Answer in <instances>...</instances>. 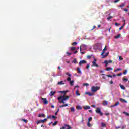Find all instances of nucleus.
<instances>
[{
    "mask_svg": "<svg viewBox=\"0 0 129 129\" xmlns=\"http://www.w3.org/2000/svg\"><path fill=\"white\" fill-rule=\"evenodd\" d=\"M120 36H121L120 34H118L115 36V39H119V38H120Z\"/></svg>",
    "mask_w": 129,
    "mask_h": 129,
    "instance_id": "5701e85b",
    "label": "nucleus"
},
{
    "mask_svg": "<svg viewBox=\"0 0 129 129\" xmlns=\"http://www.w3.org/2000/svg\"><path fill=\"white\" fill-rule=\"evenodd\" d=\"M66 106H68V104H64V105H61V106H60L59 107H60V108H62V107H66Z\"/></svg>",
    "mask_w": 129,
    "mask_h": 129,
    "instance_id": "4be33fe9",
    "label": "nucleus"
},
{
    "mask_svg": "<svg viewBox=\"0 0 129 129\" xmlns=\"http://www.w3.org/2000/svg\"><path fill=\"white\" fill-rule=\"evenodd\" d=\"M119 100L123 103H127V101L125 100L124 99L120 98Z\"/></svg>",
    "mask_w": 129,
    "mask_h": 129,
    "instance_id": "0eeeda50",
    "label": "nucleus"
},
{
    "mask_svg": "<svg viewBox=\"0 0 129 129\" xmlns=\"http://www.w3.org/2000/svg\"><path fill=\"white\" fill-rule=\"evenodd\" d=\"M60 129H66V127L63 126L62 127L60 128Z\"/></svg>",
    "mask_w": 129,
    "mask_h": 129,
    "instance_id": "338daca9",
    "label": "nucleus"
},
{
    "mask_svg": "<svg viewBox=\"0 0 129 129\" xmlns=\"http://www.w3.org/2000/svg\"><path fill=\"white\" fill-rule=\"evenodd\" d=\"M59 111H60V109H58V110L55 113V115H57L58 114V112H59Z\"/></svg>",
    "mask_w": 129,
    "mask_h": 129,
    "instance_id": "09e8293b",
    "label": "nucleus"
},
{
    "mask_svg": "<svg viewBox=\"0 0 129 129\" xmlns=\"http://www.w3.org/2000/svg\"><path fill=\"white\" fill-rule=\"evenodd\" d=\"M102 75L103 76V79H106V78L105 77V74H102Z\"/></svg>",
    "mask_w": 129,
    "mask_h": 129,
    "instance_id": "a19ab883",
    "label": "nucleus"
},
{
    "mask_svg": "<svg viewBox=\"0 0 129 129\" xmlns=\"http://www.w3.org/2000/svg\"><path fill=\"white\" fill-rule=\"evenodd\" d=\"M71 51H74L75 50H76V48L74 47H70Z\"/></svg>",
    "mask_w": 129,
    "mask_h": 129,
    "instance_id": "cd10ccee",
    "label": "nucleus"
},
{
    "mask_svg": "<svg viewBox=\"0 0 129 129\" xmlns=\"http://www.w3.org/2000/svg\"><path fill=\"white\" fill-rule=\"evenodd\" d=\"M108 64H109V63H112V60H109V61H108Z\"/></svg>",
    "mask_w": 129,
    "mask_h": 129,
    "instance_id": "4d7b16f0",
    "label": "nucleus"
},
{
    "mask_svg": "<svg viewBox=\"0 0 129 129\" xmlns=\"http://www.w3.org/2000/svg\"><path fill=\"white\" fill-rule=\"evenodd\" d=\"M117 71H120V70H121V69L118 68V69H117Z\"/></svg>",
    "mask_w": 129,
    "mask_h": 129,
    "instance_id": "69168bd1",
    "label": "nucleus"
},
{
    "mask_svg": "<svg viewBox=\"0 0 129 129\" xmlns=\"http://www.w3.org/2000/svg\"><path fill=\"white\" fill-rule=\"evenodd\" d=\"M120 0H114V3H118Z\"/></svg>",
    "mask_w": 129,
    "mask_h": 129,
    "instance_id": "6e6d98bb",
    "label": "nucleus"
},
{
    "mask_svg": "<svg viewBox=\"0 0 129 129\" xmlns=\"http://www.w3.org/2000/svg\"><path fill=\"white\" fill-rule=\"evenodd\" d=\"M119 86H120V88H121V89H123V90H125V87H124V86H123V85H122L121 84H119Z\"/></svg>",
    "mask_w": 129,
    "mask_h": 129,
    "instance_id": "6e6552de",
    "label": "nucleus"
},
{
    "mask_svg": "<svg viewBox=\"0 0 129 129\" xmlns=\"http://www.w3.org/2000/svg\"><path fill=\"white\" fill-rule=\"evenodd\" d=\"M100 89V87H98V86H93L91 87V91L92 92H96V91H97V90H99Z\"/></svg>",
    "mask_w": 129,
    "mask_h": 129,
    "instance_id": "f03ea898",
    "label": "nucleus"
},
{
    "mask_svg": "<svg viewBox=\"0 0 129 129\" xmlns=\"http://www.w3.org/2000/svg\"><path fill=\"white\" fill-rule=\"evenodd\" d=\"M66 75H68L69 77H71V74H70L69 73H66Z\"/></svg>",
    "mask_w": 129,
    "mask_h": 129,
    "instance_id": "79ce46f5",
    "label": "nucleus"
},
{
    "mask_svg": "<svg viewBox=\"0 0 129 129\" xmlns=\"http://www.w3.org/2000/svg\"><path fill=\"white\" fill-rule=\"evenodd\" d=\"M41 99H42L43 104L46 105V104H49V101L47 100V98H40Z\"/></svg>",
    "mask_w": 129,
    "mask_h": 129,
    "instance_id": "39448f33",
    "label": "nucleus"
},
{
    "mask_svg": "<svg viewBox=\"0 0 129 129\" xmlns=\"http://www.w3.org/2000/svg\"><path fill=\"white\" fill-rule=\"evenodd\" d=\"M22 121H24V122H25V123H27L28 122V120H26L25 119H23Z\"/></svg>",
    "mask_w": 129,
    "mask_h": 129,
    "instance_id": "ea45409f",
    "label": "nucleus"
},
{
    "mask_svg": "<svg viewBox=\"0 0 129 129\" xmlns=\"http://www.w3.org/2000/svg\"><path fill=\"white\" fill-rule=\"evenodd\" d=\"M77 53H78V51H75L74 52V54H77Z\"/></svg>",
    "mask_w": 129,
    "mask_h": 129,
    "instance_id": "e2e57ef3",
    "label": "nucleus"
},
{
    "mask_svg": "<svg viewBox=\"0 0 129 129\" xmlns=\"http://www.w3.org/2000/svg\"><path fill=\"white\" fill-rule=\"evenodd\" d=\"M41 121V123H44V122H45V121H44V120H40Z\"/></svg>",
    "mask_w": 129,
    "mask_h": 129,
    "instance_id": "0e129e2a",
    "label": "nucleus"
},
{
    "mask_svg": "<svg viewBox=\"0 0 129 129\" xmlns=\"http://www.w3.org/2000/svg\"><path fill=\"white\" fill-rule=\"evenodd\" d=\"M74 82V81H73V80L70 81V84L71 86H73Z\"/></svg>",
    "mask_w": 129,
    "mask_h": 129,
    "instance_id": "a878e982",
    "label": "nucleus"
},
{
    "mask_svg": "<svg viewBox=\"0 0 129 129\" xmlns=\"http://www.w3.org/2000/svg\"><path fill=\"white\" fill-rule=\"evenodd\" d=\"M57 84H58V85H64V84H65V83L63 82V81H60V82H58L57 83Z\"/></svg>",
    "mask_w": 129,
    "mask_h": 129,
    "instance_id": "a211bd4d",
    "label": "nucleus"
},
{
    "mask_svg": "<svg viewBox=\"0 0 129 129\" xmlns=\"http://www.w3.org/2000/svg\"><path fill=\"white\" fill-rule=\"evenodd\" d=\"M86 63L87 62L85 60H81L79 63V65H80V66H81L82 64H86Z\"/></svg>",
    "mask_w": 129,
    "mask_h": 129,
    "instance_id": "423d86ee",
    "label": "nucleus"
},
{
    "mask_svg": "<svg viewBox=\"0 0 129 129\" xmlns=\"http://www.w3.org/2000/svg\"><path fill=\"white\" fill-rule=\"evenodd\" d=\"M95 111H96V113H98L101 116H102L103 115V113H102V112H101V110L100 109V108H99V107L97 108Z\"/></svg>",
    "mask_w": 129,
    "mask_h": 129,
    "instance_id": "20e7f679",
    "label": "nucleus"
},
{
    "mask_svg": "<svg viewBox=\"0 0 129 129\" xmlns=\"http://www.w3.org/2000/svg\"><path fill=\"white\" fill-rule=\"evenodd\" d=\"M108 104V103L106 101H104L103 102V105H107Z\"/></svg>",
    "mask_w": 129,
    "mask_h": 129,
    "instance_id": "393cba45",
    "label": "nucleus"
},
{
    "mask_svg": "<svg viewBox=\"0 0 129 129\" xmlns=\"http://www.w3.org/2000/svg\"><path fill=\"white\" fill-rule=\"evenodd\" d=\"M106 70L107 71H109L110 70H113V69L112 68H111V67H108L106 69Z\"/></svg>",
    "mask_w": 129,
    "mask_h": 129,
    "instance_id": "b1692460",
    "label": "nucleus"
},
{
    "mask_svg": "<svg viewBox=\"0 0 129 129\" xmlns=\"http://www.w3.org/2000/svg\"><path fill=\"white\" fill-rule=\"evenodd\" d=\"M76 95L77 96H79V95H80V94L78 93V90L76 91Z\"/></svg>",
    "mask_w": 129,
    "mask_h": 129,
    "instance_id": "7c9ffc66",
    "label": "nucleus"
},
{
    "mask_svg": "<svg viewBox=\"0 0 129 129\" xmlns=\"http://www.w3.org/2000/svg\"><path fill=\"white\" fill-rule=\"evenodd\" d=\"M76 109H78V110H80L82 109V107H81L79 105H78L76 106Z\"/></svg>",
    "mask_w": 129,
    "mask_h": 129,
    "instance_id": "f3484780",
    "label": "nucleus"
},
{
    "mask_svg": "<svg viewBox=\"0 0 129 129\" xmlns=\"http://www.w3.org/2000/svg\"><path fill=\"white\" fill-rule=\"evenodd\" d=\"M119 105V102H117L114 105H112V107H114L115 106H117V105Z\"/></svg>",
    "mask_w": 129,
    "mask_h": 129,
    "instance_id": "aec40b11",
    "label": "nucleus"
},
{
    "mask_svg": "<svg viewBox=\"0 0 129 129\" xmlns=\"http://www.w3.org/2000/svg\"><path fill=\"white\" fill-rule=\"evenodd\" d=\"M108 55H109V52H107L105 55H102V58H105V57H107V56H108Z\"/></svg>",
    "mask_w": 129,
    "mask_h": 129,
    "instance_id": "dca6fc26",
    "label": "nucleus"
},
{
    "mask_svg": "<svg viewBox=\"0 0 129 129\" xmlns=\"http://www.w3.org/2000/svg\"><path fill=\"white\" fill-rule=\"evenodd\" d=\"M72 63H74V64H76V63H77V61L76 60V59H74Z\"/></svg>",
    "mask_w": 129,
    "mask_h": 129,
    "instance_id": "72a5a7b5",
    "label": "nucleus"
},
{
    "mask_svg": "<svg viewBox=\"0 0 129 129\" xmlns=\"http://www.w3.org/2000/svg\"><path fill=\"white\" fill-rule=\"evenodd\" d=\"M61 93H64V96H61L59 97L57 99L58 100H61V101H59V103H63V104H65V102L66 100H68L69 99V96H66V91H60Z\"/></svg>",
    "mask_w": 129,
    "mask_h": 129,
    "instance_id": "f257e3e1",
    "label": "nucleus"
},
{
    "mask_svg": "<svg viewBox=\"0 0 129 129\" xmlns=\"http://www.w3.org/2000/svg\"><path fill=\"white\" fill-rule=\"evenodd\" d=\"M87 126L88 127H91V126H92V125L90 124V122L89 121L87 122Z\"/></svg>",
    "mask_w": 129,
    "mask_h": 129,
    "instance_id": "412c9836",
    "label": "nucleus"
},
{
    "mask_svg": "<svg viewBox=\"0 0 129 129\" xmlns=\"http://www.w3.org/2000/svg\"><path fill=\"white\" fill-rule=\"evenodd\" d=\"M91 120H92V117H90L88 118V121H89V122H90Z\"/></svg>",
    "mask_w": 129,
    "mask_h": 129,
    "instance_id": "58836bf2",
    "label": "nucleus"
},
{
    "mask_svg": "<svg viewBox=\"0 0 129 129\" xmlns=\"http://www.w3.org/2000/svg\"><path fill=\"white\" fill-rule=\"evenodd\" d=\"M86 94H88V95H89V96H93V94L91 92H86Z\"/></svg>",
    "mask_w": 129,
    "mask_h": 129,
    "instance_id": "6ab92c4d",
    "label": "nucleus"
},
{
    "mask_svg": "<svg viewBox=\"0 0 129 129\" xmlns=\"http://www.w3.org/2000/svg\"><path fill=\"white\" fill-rule=\"evenodd\" d=\"M77 71L78 73H79V74H81V70H80V68H77Z\"/></svg>",
    "mask_w": 129,
    "mask_h": 129,
    "instance_id": "ddd939ff",
    "label": "nucleus"
},
{
    "mask_svg": "<svg viewBox=\"0 0 129 129\" xmlns=\"http://www.w3.org/2000/svg\"><path fill=\"white\" fill-rule=\"evenodd\" d=\"M55 93H56V91H51L50 93V96H53V95H55Z\"/></svg>",
    "mask_w": 129,
    "mask_h": 129,
    "instance_id": "4468645a",
    "label": "nucleus"
},
{
    "mask_svg": "<svg viewBox=\"0 0 129 129\" xmlns=\"http://www.w3.org/2000/svg\"><path fill=\"white\" fill-rule=\"evenodd\" d=\"M91 56H92V55H88V56H87V58H88V59H90L91 58Z\"/></svg>",
    "mask_w": 129,
    "mask_h": 129,
    "instance_id": "8fccbe9b",
    "label": "nucleus"
},
{
    "mask_svg": "<svg viewBox=\"0 0 129 129\" xmlns=\"http://www.w3.org/2000/svg\"><path fill=\"white\" fill-rule=\"evenodd\" d=\"M95 28H96V26L95 25H94L93 27V28L91 30V31H92V30H94V29H95Z\"/></svg>",
    "mask_w": 129,
    "mask_h": 129,
    "instance_id": "603ef678",
    "label": "nucleus"
},
{
    "mask_svg": "<svg viewBox=\"0 0 129 129\" xmlns=\"http://www.w3.org/2000/svg\"><path fill=\"white\" fill-rule=\"evenodd\" d=\"M106 76H107L108 77H110L111 78H112V76H111V75H107Z\"/></svg>",
    "mask_w": 129,
    "mask_h": 129,
    "instance_id": "864d4df0",
    "label": "nucleus"
},
{
    "mask_svg": "<svg viewBox=\"0 0 129 129\" xmlns=\"http://www.w3.org/2000/svg\"><path fill=\"white\" fill-rule=\"evenodd\" d=\"M83 85H84L85 86H89V84H88V83H84Z\"/></svg>",
    "mask_w": 129,
    "mask_h": 129,
    "instance_id": "37998d69",
    "label": "nucleus"
},
{
    "mask_svg": "<svg viewBox=\"0 0 129 129\" xmlns=\"http://www.w3.org/2000/svg\"><path fill=\"white\" fill-rule=\"evenodd\" d=\"M123 114H125L126 116H129V113L126 112H123Z\"/></svg>",
    "mask_w": 129,
    "mask_h": 129,
    "instance_id": "473e14b6",
    "label": "nucleus"
},
{
    "mask_svg": "<svg viewBox=\"0 0 129 129\" xmlns=\"http://www.w3.org/2000/svg\"><path fill=\"white\" fill-rule=\"evenodd\" d=\"M123 28V26H122L119 28V30H121Z\"/></svg>",
    "mask_w": 129,
    "mask_h": 129,
    "instance_id": "680f3d73",
    "label": "nucleus"
},
{
    "mask_svg": "<svg viewBox=\"0 0 129 129\" xmlns=\"http://www.w3.org/2000/svg\"><path fill=\"white\" fill-rule=\"evenodd\" d=\"M52 118H54L55 119H56V118H57V117H56L55 116H52Z\"/></svg>",
    "mask_w": 129,
    "mask_h": 129,
    "instance_id": "bf43d9fd",
    "label": "nucleus"
},
{
    "mask_svg": "<svg viewBox=\"0 0 129 129\" xmlns=\"http://www.w3.org/2000/svg\"><path fill=\"white\" fill-rule=\"evenodd\" d=\"M110 19H112V16H109V17L107 18V20H109Z\"/></svg>",
    "mask_w": 129,
    "mask_h": 129,
    "instance_id": "3c124183",
    "label": "nucleus"
},
{
    "mask_svg": "<svg viewBox=\"0 0 129 129\" xmlns=\"http://www.w3.org/2000/svg\"><path fill=\"white\" fill-rule=\"evenodd\" d=\"M106 50H107V48H106V46L105 47L104 49L103 50L101 55H103L104 53H105V51H106Z\"/></svg>",
    "mask_w": 129,
    "mask_h": 129,
    "instance_id": "9d476101",
    "label": "nucleus"
},
{
    "mask_svg": "<svg viewBox=\"0 0 129 129\" xmlns=\"http://www.w3.org/2000/svg\"><path fill=\"white\" fill-rule=\"evenodd\" d=\"M125 6V3H122L121 5H120L119 7L120 8H122L123 7H124Z\"/></svg>",
    "mask_w": 129,
    "mask_h": 129,
    "instance_id": "c85d7f7f",
    "label": "nucleus"
},
{
    "mask_svg": "<svg viewBox=\"0 0 129 129\" xmlns=\"http://www.w3.org/2000/svg\"><path fill=\"white\" fill-rule=\"evenodd\" d=\"M97 62V59L94 57V61L92 62V65L91 66L92 67H99V65L96 63Z\"/></svg>",
    "mask_w": 129,
    "mask_h": 129,
    "instance_id": "7ed1b4c3",
    "label": "nucleus"
},
{
    "mask_svg": "<svg viewBox=\"0 0 129 129\" xmlns=\"http://www.w3.org/2000/svg\"><path fill=\"white\" fill-rule=\"evenodd\" d=\"M101 124V127H106V124L105 123L102 122Z\"/></svg>",
    "mask_w": 129,
    "mask_h": 129,
    "instance_id": "2eb2a0df",
    "label": "nucleus"
},
{
    "mask_svg": "<svg viewBox=\"0 0 129 129\" xmlns=\"http://www.w3.org/2000/svg\"><path fill=\"white\" fill-rule=\"evenodd\" d=\"M123 81H128V79L123 77Z\"/></svg>",
    "mask_w": 129,
    "mask_h": 129,
    "instance_id": "c9c22d12",
    "label": "nucleus"
},
{
    "mask_svg": "<svg viewBox=\"0 0 129 129\" xmlns=\"http://www.w3.org/2000/svg\"><path fill=\"white\" fill-rule=\"evenodd\" d=\"M84 109H85V110H86L87 109H90V107L89 106H84Z\"/></svg>",
    "mask_w": 129,
    "mask_h": 129,
    "instance_id": "f8f14e48",
    "label": "nucleus"
},
{
    "mask_svg": "<svg viewBox=\"0 0 129 129\" xmlns=\"http://www.w3.org/2000/svg\"><path fill=\"white\" fill-rule=\"evenodd\" d=\"M64 126H66V127H67V129H71V127H70V126H69V125L65 124Z\"/></svg>",
    "mask_w": 129,
    "mask_h": 129,
    "instance_id": "bb28decb",
    "label": "nucleus"
},
{
    "mask_svg": "<svg viewBox=\"0 0 129 129\" xmlns=\"http://www.w3.org/2000/svg\"><path fill=\"white\" fill-rule=\"evenodd\" d=\"M72 46H75V45H77V42H74L72 44Z\"/></svg>",
    "mask_w": 129,
    "mask_h": 129,
    "instance_id": "4c0bfd02",
    "label": "nucleus"
},
{
    "mask_svg": "<svg viewBox=\"0 0 129 129\" xmlns=\"http://www.w3.org/2000/svg\"><path fill=\"white\" fill-rule=\"evenodd\" d=\"M126 73H127V70H125L124 72L123 73V74H124V75H125V74H126Z\"/></svg>",
    "mask_w": 129,
    "mask_h": 129,
    "instance_id": "c03bdc74",
    "label": "nucleus"
},
{
    "mask_svg": "<svg viewBox=\"0 0 129 129\" xmlns=\"http://www.w3.org/2000/svg\"><path fill=\"white\" fill-rule=\"evenodd\" d=\"M110 84H113V81H110Z\"/></svg>",
    "mask_w": 129,
    "mask_h": 129,
    "instance_id": "052dcab7",
    "label": "nucleus"
},
{
    "mask_svg": "<svg viewBox=\"0 0 129 129\" xmlns=\"http://www.w3.org/2000/svg\"><path fill=\"white\" fill-rule=\"evenodd\" d=\"M89 67H90V66L89 64H87L86 68V69H87V70H88V69H89Z\"/></svg>",
    "mask_w": 129,
    "mask_h": 129,
    "instance_id": "f704fd0d",
    "label": "nucleus"
},
{
    "mask_svg": "<svg viewBox=\"0 0 129 129\" xmlns=\"http://www.w3.org/2000/svg\"><path fill=\"white\" fill-rule=\"evenodd\" d=\"M57 124H58V121H55L53 124L52 125L53 126H55V125H57Z\"/></svg>",
    "mask_w": 129,
    "mask_h": 129,
    "instance_id": "c756f323",
    "label": "nucleus"
},
{
    "mask_svg": "<svg viewBox=\"0 0 129 129\" xmlns=\"http://www.w3.org/2000/svg\"><path fill=\"white\" fill-rule=\"evenodd\" d=\"M67 80L68 81H71V78L69 77L67 79Z\"/></svg>",
    "mask_w": 129,
    "mask_h": 129,
    "instance_id": "de8ad7c7",
    "label": "nucleus"
},
{
    "mask_svg": "<svg viewBox=\"0 0 129 129\" xmlns=\"http://www.w3.org/2000/svg\"><path fill=\"white\" fill-rule=\"evenodd\" d=\"M122 75V73H120L117 74V76H121Z\"/></svg>",
    "mask_w": 129,
    "mask_h": 129,
    "instance_id": "49530a36",
    "label": "nucleus"
},
{
    "mask_svg": "<svg viewBox=\"0 0 129 129\" xmlns=\"http://www.w3.org/2000/svg\"><path fill=\"white\" fill-rule=\"evenodd\" d=\"M47 118L51 119V116H48L47 117Z\"/></svg>",
    "mask_w": 129,
    "mask_h": 129,
    "instance_id": "774afa93",
    "label": "nucleus"
},
{
    "mask_svg": "<svg viewBox=\"0 0 129 129\" xmlns=\"http://www.w3.org/2000/svg\"><path fill=\"white\" fill-rule=\"evenodd\" d=\"M38 117H43V118H45L46 117V115L44 114H39L38 115Z\"/></svg>",
    "mask_w": 129,
    "mask_h": 129,
    "instance_id": "1a4fd4ad",
    "label": "nucleus"
},
{
    "mask_svg": "<svg viewBox=\"0 0 129 129\" xmlns=\"http://www.w3.org/2000/svg\"><path fill=\"white\" fill-rule=\"evenodd\" d=\"M119 59L120 61H122V60H123V58H122V57L119 56Z\"/></svg>",
    "mask_w": 129,
    "mask_h": 129,
    "instance_id": "a18cd8bd",
    "label": "nucleus"
},
{
    "mask_svg": "<svg viewBox=\"0 0 129 129\" xmlns=\"http://www.w3.org/2000/svg\"><path fill=\"white\" fill-rule=\"evenodd\" d=\"M40 123H42V122L41 121V120H38L36 122V124H40Z\"/></svg>",
    "mask_w": 129,
    "mask_h": 129,
    "instance_id": "2f4dec72",
    "label": "nucleus"
},
{
    "mask_svg": "<svg viewBox=\"0 0 129 129\" xmlns=\"http://www.w3.org/2000/svg\"><path fill=\"white\" fill-rule=\"evenodd\" d=\"M67 54L68 55V56H70V55H71V53H69L67 52Z\"/></svg>",
    "mask_w": 129,
    "mask_h": 129,
    "instance_id": "13d9d810",
    "label": "nucleus"
},
{
    "mask_svg": "<svg viewBox=\"0 0 129 129\" xmlns=\"http://www.w3.org/2000/svg\"><path fill=\"white\" fill-rule=\"evenodd\" d=\"M70 111H71V112H75V109H74V107H71L70 108Z\"/></svg>",
    "mask_w": 129,
    "mask_h": 129,
    "instance_id": "9b49d317",
    "label": "nucleus"
},
{
    "mask_svg": "<svg viewBox=\"0 0 129 129\" xmlns=\"http://www.w3.org/2000/svg\"><path fill=\"white\" fill-rule=\"evenodd\" d=\"M124 12H128V9L125 8V9H124Z\"/></svg>",
    "mask_w": 129,
    "mask_h": 129,
    "instance_id": "5fc2aeb1",
    "label": "nucleus"
},
{
    "mask_svg": "<svg viewBox=\"0 0 129 129\" xmlns=\"http://www.w3.org/2000/svg\"><path fill=\"white\" fill-rule=\"evenodd\" d=\"M104 63L105 64V65H108V61L107 60H105Z\"/></svg>",
    "mask_w": 129,
    "mask_h": 129,
    "instance_id": "e433bc0d",
    "label": "nucleus"
}]
</instances>
